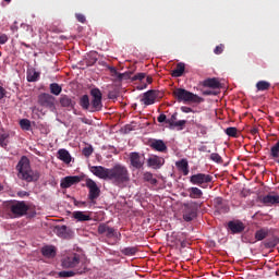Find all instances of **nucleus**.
<instances>
[{
    "label": "nucleus",
    "instance_id": "obj_1",
    "mask_svg": "<svg viewBox=\"0 0 279 279\" xmlns=\"http://www.w3.org/2000/svg\"><path fill=\"white\" fill-rule=\"evenodd\" d=\"M89 171L100 180H109L111 184L119 189H125L130 184V170L121 163H117L112 168L92 166Z\"/></svg>",
    "mask_w": 279,
    "mask_h": 279
},
{
    "label": "nucleus",
    "instance_id": "obj_2",
    "mask_svg": "<svg viewBox=\"0 0 279 279\" xmlns=\"http://www.w3.org/2000/svg\"><path fill=\"white\" fill-rule=\"evenodd\" d=\"M17 178L24 182H38L40 180V172L33 170L27 156H22L16 165Z\"/></svg>",
    "mask_w": 279,
    "mask_h": 279
},
{
    "label": "nucleus",
    "instance_id": "obj_3",
    "mask_svg": "<svg viewBox=\"0 0 279 279\" xmlns=\"http://www.w3.org/2000/svg\"><path fill=\"white\" fill-rule=\"evenodd\" d=\"M173 97L177 99V101L183 104H202L204 99L196 94H193L184 88H177L172 92Z\"/></svg>",
    "mask_w": 279,
    "mask_h": 279
},
{
    "label": "nucleus",
    "instance_id": "obj_4",
    "mask_svg": "<svg viewBox=\"0 0 279 279\" xmlns=\"http://www.w3.org/2000/svg\"><path fill=\"white\" fill-rule=\"evenodd\" d=\"M183 219L184 221H193L197 217V211L202 208V203L190 201L183 204Z\"/></svg>",
    "mask_w": 279,
    "mask_h": 279
},
{
    "label": "nucleus",
    "instance_id": "obj_5",
    "mask_svg": "<svg viewBox=\"0 0 279 279\" xmlns=\"http://www.w3.org/2000/svg\"><path fill=\"white\" fill-rule=\"evenodd\" d=\"M9 210L14 219L25 217L29 206L24 201H14L9 205Z\"/></svg>",
    "mask_w": 279,
    "mask_h": 279
},
{
    "label": "nucleus",
    "instance_id": "obj_6",
    "mask_svg": "<svg viewBox=\"0 0 279 279\" xmlns=\"http://www.w3.org/2000/svg\"><path fill=\"white\" fill-rule=\"evenodd\" d=\"M86 186L89 190L87 197H88L90 204H95L97 202L99 195H101V190L99 189V186L93 179L86 180Z\"/></svg>",
    "mask_w": 279,
    "mask_h": 279
},
{
    "label": "nucleus",
    "instance_id": "obj_7",
    "mask_svg": "<svg viewBox=\"0 0 279 279\" xmlns=\"http://www.w3.org/2000/svg\"><path fill=\"white\" fill-rule=\"evenodd\" d=\"M90 95L93 97L90 112H99V110L104 108V104L101 102V99L104 97L101 90L99 88H93L90 89Z\"/></svg>",
    "mask_w": 279,
    "mask_h": 279
},
{
    "label": "nucleus",
    "instance_id": "obj_8",
    "mask_svg": "<svg viewBox=\"0 0 279 279\" xmlns=\"http://www.w3.org/2000/svg\"><path fill=\"white\" fill-rule=\"evenodd\" d=\"M38 104L43 108L53 110V108H56V97H53L51 94L43 93L38 96Z\"/></svg>",
    "mask_w": 279,
    "mask_h": 279
},
{
    "label": "nucleus",
    "instance_id": "obj_9",
    "mask_svg": "<svg viewBox=\"0 0 279 279\" xmlns=\"http://www.w3.org/2000/svg\"><path fill=\"white\" fill-rule=\"evenodd\" d=\"M129 160L133 169H143L145 165V157L137 151L130 153Z\"/></svg>",
    "mask_w": 279,
    "mask_h": 279
},
{
    "label": "nucleus",
    "instance_id": "obj_10",
    "mask_svg": "<svg viewBox=\"0 0 279 279\" xmlns=\"http://www.w3.org/2000/svg\"><path fill=\"white\" fill-rule=\"evenodd\" d=\"M191 184H196L197 186H202V184H210L213 182V175L206 173H197L193 174L190 178Z\"/></svg>",
    "mask_w": 279,
    "mask_h": 279
},
{
    "label": "nucleus",
    "instance_id": "obj_11",
    "mask_svg": "<svg viewBox=\"0 0 279 279\" xmlns=\"http://www.w3.org/2000/svg\"><path fill=\"white\" fill-rule=\"evenodd\" d=\"M80 265V254L74 253L62 259V267L64 269H75Z\"/></svg>",
    "mask_w": 279,
    "mask_h": 279
},
{
    "label": "nucleus",
    "instance_id": "obj_12",
    "mask_svg": "<svg viewBox=\"0 0 279 279\" xmlns=\"http://www.w3.org/2000/svg\"><path fill=\"white\" fill-rule=\"evenodd\" d=\"M227 228L231 234H241L245 231V223L241 220H231L228 222Z\"/></svg>",
    "mask_w": 279,
    "mask_h": 279
},
{
    "label": "nucleus",
    "instance_id": "obj_13",
    "mask_svg": "<svg viewBox=\"0 0 279 279\" xmlns=\"http://www.w3.org/2000/svg\"><path fill=\"white\" fill-rule=\"evenodd\" d=\"M214 207L216 213H219V215L230 213V206L223 201L222 197L214 198Z\"/></svg>",
    "mask_w": 279,
    "mask_h": 279
},
{
    "label": "nucleus",
    "instance_id": "obj_14",
    "mask_svg": "<svg viewBox=\"0 0 279 279\" xmlns=\"http://www.w3.org/2000/svg\"><path fill=\"white\" fill-rule=\"evenodd\" d=\"M158 123H167L170 129H173L178 122V112H174L170 118H167V114L161 113L157 117Z\"/></svg>",
    "mask_w": 279,
    "mask_h": 279
},
{
    "label": "nucleus",
    "instance_id": "obj_15",
    "mask_svg": "<svg viewBox=\"0 0 279 279\" xmlns=\"http://www.w3.org/2000/svg\"><path fill=\"white\" fill-rule=\"evenodd\" d=\"M82 182V177L73 175V177H65L61 180L60 186L61 189H71L73 184H80Z\"/></svg>",
    "mask_w": 279,
    "mask_h": 279
},
{
    "label": "nucleus",
    "instance_id": "obj_16",
    "mask_svg": "<svg viewBox=\"0 0 279 279\" xmlns=\"http://www.w3.org/2000/svg\"><path fill=\"white\" fill-rule=\"evenodd\" d=\"M98 234H105L107 239H114V236H117V230L106 223H100L98 226Z\"/></svg>",
    "mask_w": 279,
    "mask_h": 279
},
{
    "label": "nucleus",
    "instance_id": "obj_17",
    "mask_svg": "<svg viewBox=\"0 0 279 279\" xmlns=\"http://www.w3.org/2000/svg\"><path fill=\"white\" fill-rule=\"evenodd\" d=\"M258 199L264 204V206H276V204H279V195L277 194L270 193L265 196H259Z\"/></svg>",
    "mask_w": 279,
    "mask_h": 279
},
{
    "label": "nucleus",
    "instance_id": "obj_18",
    "mask_svg": "<svg viewBox=\"0 0 279 279\" xmlns=\"http://www.w3.org/2000/svg\"><path fill=\"white\" fill-rule=\"evenodd\" d=\"M156 90L150 89L146 93H144L143 98L141 99L142 104L145 106H153V104H156Z\"/></svg>",
    "mask_w": 279,
    "mask_h": 279
},
{
    "label": "nucleus",
    "instance_id": "obj_19",
    "mask_svg": "<svg viewBox=\"0 0 279 279\" xmlns=\"http://www.w3.org/2000/svg\"><path fill=\"white\" fill-rule=\"evenodd\" d=\"M59 104L62 108H66L68 110H75V100L66 95H62L60 97Z\"/></svg>",
    "mask_w": 279,
    "mask_h": 279
},
{
    "label": "nucleus",
    "instance_id": "obj_20",
    "mask_svg": "<svg viewBox=\"0 0 279 279\" xmlns=\"http://www.w3.org/2000/svg\"><path fill=\"white\" fill-rule=\"evenodd\" d=\"M162 165H165V158L159 156H153L147 160V166L151 169H160Z\"/></svg>",
    "mask_w": 279,
    "mask_h": 279
},
{
    "label": "nucleus",
    "instance_id": "obj_21",
    "mask_svg": "<svg viewBox=\"0 0 279 279\" xmlns=\"http://www.w3.org/2000/svg\"><path fill=\"white\" fill-rule=\"evenodd\" d=\"M149 147L154 149L155 151H161V154H165L167 151V144L162 140H151L149 143Z\"/></svg>",
    "mask_w": 279,
    "mask_h": 279
},
{
    "label": "nucleus",
    "instance_id": "obj_22",
    "mask_svg": "<svg viewBox=\"0 0 279 279\" xmlns=\"http://www.w3.org/2000/svg\"><path fill=\"white\" fill-rule=\"evenodd\" d=\"M186 193H189L190 199H202L204 197V192L199 187H189Z\"/></svg>",
    "mask_w": 279,
    "mask_h": 279
},
{
    "label": "nucleus",
    "instance_id": "obj_23",
    "mask_svg": "<svg viewBox=\"0 0 279 279\" xmlns=\"http://www.w3.org/2000/svg\"><path fill=\"white\" fill-rule=\"evenodd\" d=\"M202 86L205 88H221V83L219 82V78L213 77V78H207L202 82Z\"/></svg>",
    "mask_w": 279,
    "mask_h": 279
},
{
    "label": "nucleus",
    "instance_id": "obj_24",
    "mask_svg": "<svg viewBox=\"0 0 279 279\" xmlns=\"http://www.w3.org/2000/svg\"><path fill=\"white\" fill-rule=\"evenodd\" d=\"M58 158L59 160H61L62 162H64L65 165H71V153H69V150L61 148L58 150Z\"/></svg>",
    "mask_w": 279,
    "mask_h": 279
},
{
    "label": "nucleus",
    "instance_id": "obj_25",
    "mask_svg": "<svg viewBox=\"0 0 279 279\" xmlns=\"http://www.w3.org/2000/svg\"><path fill=\"white\" fill-rule=\"evenodd\" d=\"M175 167L179 171L183 173V175H189V160L186 159H181L175 162Z\"/></svg>",
    "mask_w": 279,
    "mask_h": 279
},
{
    "label": "nucleus",
    "instance_id": "obj_26",
    "mask_svg": "<svg viewBox=\"0 0 279 279\" xmlns=\"http://www.w3.org/2000/svg\"><path fill=\"white\" fill-rule=\"evenodd\" d=\"M41 254L46 258H56V246L47 245L41 248Z\"/></svg>",
    "mask_w": 279,
    "mask_h": 279
},
{
    "label": "nucleus",
    "instance_id": "obj_27",
    "mask_svg": "<svg viewBox=\"0 0 279 279\" xmlns=\"http://www.w3.org/2000/svg\"><path fill=\"white\" fill-rule=\"evenodd\" d=\"M86 268L73 270H62L58 274L59 278H73L76 274H84Z\"/></svg>",
    "mask_w": 279,
    "mask_h": 279
},
{
    "label": "nucleus",
    "instance_id": "obj_28",
    "mask_svg": "<svg viewBox=\"0 0 279 279\" xmlns=\"http://www.w3.org/2000/svg\"><path fill=\"white\" fill-rule=\"evenodd\" d=\"M270 158L279 165V141L270 148Z\"/></svg>",
    "mask_w": 279,
    "mask_h": 279
},
{
    "label": "nucleus",
    "instance_id": "obj_29",
    "mask_svg": "<svg viewBox=\"0 0 279 279\" xmlns=\"http://www.w3.org/2000/svg\"><path fill=\"white\" fill-rule=\"evenodd\" d=\"M72 217L76 219V221H90V215H86L84 211H74Z\"/></svg>",
    "mask_w": 279,
    "mask_h": 279
},
{
    "label": "nucleus",
    "instance_id": "obj_30",
    "mask_svg": "<svg viewBox=\"0 0 279 279\" xmlns=\"http://www.w3.org/2000/svg\"><path fill=\"white\" fill-rule=\"evenodd\" d=\"M267 236H269V229L267 228H262L255 232L256 241H264Z\"/></svg>",
    "mask_w": 279,
    "mask_h": 279
},
{
    "label": "nucleus",
    "instance_id": "obj_31",
    "mask_svg": "<svg viewBox=\"0 0 279 279\" xmlns=\"http://www.w3.org/2000/svg\"><path fill=\"white\" fill-rule=\"evenodd\" d=\"M185 65L184 63H178L177 68L172 71V77H182L184 75Z\"/></svg>",
    "mask_w": 279,
    "mask_h": 279
},
{
    "label": "nucleus",
    "instance_id": "obj_32",
    "mask_svg": "<svg viewBox=\"0 0 279 279\" xmlns=\"http://www.w3.org/2000/svg\"><path fill=\"white\" fill-rule=\"evenodd\" d=\"M144 182H149L153 186H156L158 184V179L154 178V173L151 172H144L143 174Z\"/></svg>",
    "mask_w": 279,
    "mask_h": 279
},
{
    "label": "nucleus",
    "instance_id": "obj_33",
    "mask_svg": "<svg viewBox=\"0 0 279 279\" xmlns=\"http://www.w3.org/2000/svg\"><path fill=\"white\" fill-rule=\"evenodd\" d=\"M78 104L81 108H83V110H88V108H90V98L88 97V95H83L80 98Z\"/></svg>",
    "mask_w": 279,
    "mask_h": 279
},
{
    "label": "nucleus",
    "instance_id": "obj_34",
    "mask_svg": "<svg viewBox=\"0 0 279 279\" xmlns=\"http://www.w3.org/2000/svg\"><path fill=\"white\" fill-rule=\"evenodd\" d=\"M138 248L136 246H128L121 250V254L124 256H135Z\"/></svg>",
    "mask_w": 279,
    "mask_h": 279
},
{
    "label": "nucleus",
    "instance_id": "obj_35",
    "mask_svg": "<svg viewBox=\"0 0 279 279\" xmlns=\"http://www.w3.org/2000/svg\"><path fill=\"white\" fill-rule=\"evenodd\" d=\"M109 71H110L112 77H117V80H119V82H122L123 77H126L125 73H119V71H117V68H114V66H109Z\"/></svg>",
    "mask_w": 279,
    "mask_h": 279
},
{
    "label": "nucleus",
    "instance_id": "obj_36",
    "mask_svg": "<svg viewBox=\"0 0 279 279\" xmlns=\"http://www.w3.org/2000/svg\"><path fill=\"white\" fill-rule=\"evenodd\" d=\"M256 88L257 90H269V88H271V83L267 82V81H259L256 83Z\"/></svg>",
    "mask_w": 279,
    "mask_h": 279
},
{
    "label": "nucleus",
    "instance_id": "obj_37",
    "mask_svg": "<svg viewBox=\"0 0 279 279\" xmlns=\"http://www.w3.org/2000/svg\"><path fill=\"white\" fill-rule=\"evenodd\" d=\"M38 77H40V73L36 72V70L27 72V82H38Z\"/></svg>",
    "mask_w": 279,
    "mask_h": 279
},
{
    "label": "nucleus",
    "instance_id": "obj_38",
    "mask_svg": "<svg viewBox=\"0 0 279 279\" xmlns=\"http://www.w3.org/2000/svg\"><path fill=\"white\" fill-rule=\"evenodd\" d=\"M225 134L231 138H236L239 136V130L234 126H229L225 130Z\"/></svg>",
    "mask_w": 279,
    "mask_h": 279
},
{
    "label": "nucleus",
    "instance_id": "obj_39",
    "mask_svg": "<svg viewBox=\"0 0 279 279\" xmlns=\"http://www.w3.org/2000/svg\"><path fill=\"white\" fill-rule=\"evenodd\" d=\"M49 88H50L51 95H56V97H58V95L62 93V86H60L58 83L50 84Z\"/></svg>",
    "mask_w": 279,
    "mask_h": 279
},
{
    "label": "nucleus",
    "instance_id": "obj_40",
    "mask_svg": "<svg viewBox=\"0 0 279 279\" xmlns=\"http://www.w3.org/2000/svg\"><path fill=\"white\" fill-rule=\"evenodd\" d=\"M94 151H95V148H93V145L90 144H86V146L82 149V154L85 158H90Z\"/></svg>",
    "mask_w": 279,
    "mask_h": 279
},
{
    "label": "nucleus",
    "instance_id": "obj_41",
    "mask_svg": "<svg viewBox=\"0 0 279 279\" xmlns=\"http://www.w3.org/2000/svg\"><path fill=\"white\" fill-rule=\"evenodd\" d=\"M20 126L22 130H29V128H32V122L28 119H22L20 121Z\"/></svg>",
    "mask_w": 279,
    "mask_h": 279
},
{
    "label": "nucleus",
    "instance_id": "obj_42",
    "mask_svg": "<svg viewBox=\"0 0 279 279\" xmlns=\"http://www.w3.org/2000/svg\"><path fill=\"white\" fill-rule=\"evenodd\" d=\"M210 160H213L214 162H217L218 165H221V162H223V159L221 158V155L217 154V153H213L210 155Z\"/></svg>",
    "mask_w": 279,
    "mask_h": 279
},
{
    "label": "nucleus",
    "instance_id": "obj_43",
    "mask_svg": "<svg viewBox=\"0 0 279 279\" xmlns=\"http://www.w3.org/2000/svg\"><path fill=\"white\" fill-rule=\"evenodd\" d=\"M56 231L58 236H61V238L66 236V226L56 227Z\"/></svg>",
    "mask_w": 279,
    "mask_h": 279
},
{
    "label": "nucleus",
    "instance_id": "obj_44",
    "mask_svg": "<svg viewBox=\"0 0 279 279\" xmlns=\"http://www.w3.org/2000/svg\"><path fill=\"white\" fill-rule=\"evenodd\" d=\"M147 77L146 73H137L132 77V82H143Z\"/></svg>",
    "mask_w": 279,
    "mask_h": 279
},
{
    "label": "nucleus",
    "instance_id": "obj_45",
    "mask_svg": "<svg viewBox=\"0 0 279 279\" xmlns=\"http://www.w3.org/2000/svg\"><path fill=\"white\" fill-rule=\"evenodd\" d=\"M151 82H154V78H151V76H147L146 83H142L140 86H137V89L143 90V89L147 88V84H151Z\"/></svg>",
    "mask_w": 279,
    "mask_h": 279
},
{
    "label": "nucleus",
    "instance_id": "obj_46",
    "mask_svg": "<svg viewBox=\"0 0 279 279\" xmlns=\"http://www.w3.org/2000/svg\"><path fill=\"white\" fill-rule=\"evenodd\" d=\"M8 138H10V135H8V134L0 135V147H8V143H5V141H8Z\"/></svg>",
    "mask_w": 279,
    "mask_h": 279
},
{
    "label": "nucleus",
    "instance_id": "obj_47",
    "mask_svg": "<svg viewBox=\"0 0 279 279\" xmlns=\"http://www.w3.org/2000/svg\"><path fill=\"white\" fill-rule=\"evenodd\" d=\"M223 49H226V46H223V44H220L216 46V48L214 49V53H216V56H221V53H223Z\"/></svg>",
    "mask_w": 279,
    "mask_h": 279
},
{
    "label": "nucleus",
    "instance_id": "obj_48",
    "mask_svg": "<svg viewBox=\"0 0 279 279\" xmlns=\"http://www.w3.org/2000/svg\"><path fill=\"white\" fill-rule=\"evenodd\" d=\"M186 125V120H179L177 123H174L173 128H179V130H184Z\"/></svg>",
    "mask_w": 279,
    "mask_h": 279
},
{
    "label": "nucleus",
    "instance_id": "obj_49",
    "mask_svg": "<svg viewBox=\"0 0 279 279\" xmlns=\"http://www.w3.org/2000/svg\"><path fill=\"white\" fill-rule=\"evenodd\" d=\"M76 20L78 21V23H86V16H84V14L82 13H76L75 14Z\"/></svg>",
    "mask_w": 279,
    "mask_h": 279
},
{
    "label": "nucleus",
    "instance_id": "obj_50",
    "mask_svg": "<svg viewBox=\"0 0 279 279\" xmlns=\"http://www.w3.org/2000/svg\"><path fill=\"white\" fill-rule=\"evenodd\" d=\"M74 206H77V208H85L86 202L74 199Z\"/></svg>",
    "mask_w": 279,
    "mask_h": 279
},
{
    "label": "nucleus",
    "instance_id": "obj_51",
    "mask_svg": "<svg viewBox=\"0 0 279 279\" xmlns=\"http://www.w3.org/2000/svg\"><path fill=\"white\" fill-rule=\"evenodd\" d=\"M8 43V35H0V45H5Z\"/></svg>",
    "mask_w": 279,
    "mask_h": 279
},
{
    "label": "nucleus",
    "instance_id": "obj_52",
    "mask_svg": "<svg viewBox=\"0 0 279 279\" xmlns=\"http://www.w3.org/2000/svg\"><path fill=\"white\" fill-rule=\"evenodd\" d=\"M181 111H183L185 114H189V112H193V108L183 106L181 107Z\"/></svg>",
    "mask_w": 279,
    "mask_h": 279
},
{
    "label": "nucleus",
    "instance_id": "obj_53",
    "mask_svg": "<svg viewBox=\"0 0 279 279\" xmlns=\"http://www.w3.org/2000/svg\"><path fill=\"white\" fill-rule=\"evenodd\" d=\"M5 88H3L2 86H0V100L3 99V97H5Z\"/></svg>",
    "mask_w": 279,
    "mask_h": 279
},
{
    "label": "nucleus",
    "instance_id": "obj_54",
    "mask_svg": "<svg viewBox=\"0 0 279 279\" xmlns=\"http://www.w3.org/2000/svg\"><path fill=\"white\" fill-rule=\"evenodd\" d=\"M19 197H26V195H29L26 191H22L17 193Z\"/></svg>",
    "mask_w": 279,
    "mask_h": 279
},
{
    "label": "nucleus",
    "instance_id": "obj_55",
    "mask_svg": "<svg viewBox=\"0 0 279 279\" xmlns=\"http://www.w3.org/2000/svg\"><path fill=\"white\" fill-rule=\"evenodd\" d=\"M251 134H253V136L258 134V129L257 128L251 129Z\"/></svg>",
    "mask_w": 279,
    "mask_h": 279
},
{
    "label": "nucleus",
    "instance_id": "obj_56",
    "mask_svg": "<svg viewBox=\"0 0 279 279\" xmlns=\"http://www.w3.org/2000/svg\"><path fill=\"white\" fill-rule=\"evenodd\" d=\"M180 243H181V247H182V248H184V247H186V246L189 245V242H187V241H184V240L181 241Z\"/></svg>",
    "mask_w": 279,
    "mask_h": 279
},
{
    "label": "nucleus",
    "instance_id": "obj_57",
    "mask_svg": "<svg viewBox=\"0 0 279 279\" xmlns=\"http://www.w3.org/2000/svg\"><path fill=\"white\" fill-rule=\"evenodd\" d=\"M203 95H213V90H205Z\"/></svg>",
    "mask_w": 279,
    "mask_h": 279
},
{
    "label": "nucleus",
    "instance_id": "obj_58",
    "mask_svg": "<svg viewBox=\"0 0 279 279\" xmlns=\"http://www.w3.org/2000/svg\"><path fill=\"white\" fill-rule=\"evenodd\" d=\"M181 195L182 197H189V192H182Z\"/></svg>",
    "mask_w": 279,
    "mask_h": 279
},
{
    "label": "nucleus",
    "instance_id": "obj_59",
    "mask_svg": "<svg viewBox=\"0 0 279 279\" xmlns=\"http://www.w3.org/2000/svg\"><path fill=\"white\" fill-rule=\"evenodd\" d=\"M113 239H121V233L117 232V236H113Z\"/></svg>",
    "mask_w": 279,
    "mask_h": 279
},
{
    "label": "nucleus",
    "instance_id": "obj_60",
    "mask_svg": "<svg viewBox=\"0 0 279 279\" xmlns=\"http://www.w3.org/2000/svg\"><path fill=\"white\" fill-rule=\"evenodd\" d=\"M3 1H5V3H10L12 0H3Z\"/></svg>",
    "mask_w": 279,
    "mask_h": 279
},
{
    "label": "nucleus",
    "instance_id": "obj_61",
    "mask_svg": "<svg viewBox=\"0 0 279 279\" xmlns=\"http://www.w3.org/2000/svg\"><path fill=\"white\" fill-rule=\"evenodd\" d=\"M1 191H3V185H0V193H1Z\"/></svg>",
    "mask_w": 279,
    "mask_h": 279
},
{
    "label": "nucleus",
    "instance_id": "obj_62",
    "mask_svg": "<svg viewBox=\"0 0 279 279\" xmlns=\"http://www.w3.org/2000/svg\"><path fill=\"white\" fill-rule=\"evenodd\" d=\"M95 62H97V59H94L93 64H95Z\"/></svg>",
    "mask_w": 279,
    "mask_h": 279
}]
</instances>
